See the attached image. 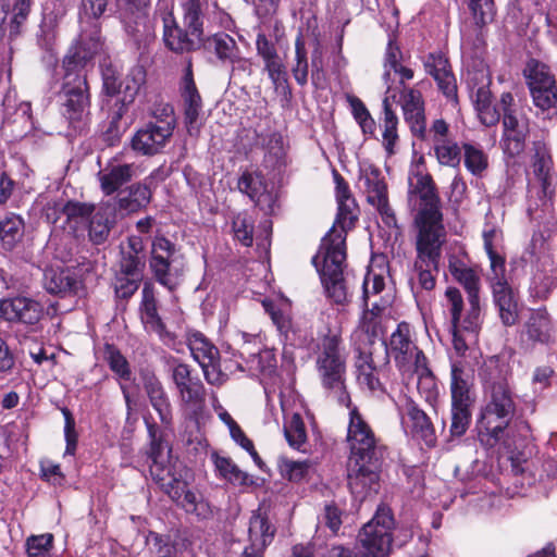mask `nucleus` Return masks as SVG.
<instances>
[{
  "mask_svg": "<svg viewBox=\"0 0 557 557\" xmlns=\"http://www.w3.org/2000/svg\"><path fill=\"white\" fill-rule=\"evenodd\" d=\"M408 199L417 210L414 216V225L418 230L417 258L413 263V274L409 278L411 290L417 297L435 287L434 273L438 272L446 231L441 212V200L431 175L422 172L414 174V182L409 183Z\"/></svg>",
  "mask_w": 557,
  "mask_h": 557,
  "instance_id": "obj_1",
  "label": "nucleus"
},
{
  "mask_svg": "<svg viewBox=\"0 0 557 557\" xmlns=\"http://www.w3.org/2000/svg\"><path fill=\"white\" fill-rule=\"evenodd\" d=\"M347 442L350 449L347 484L351 494L362 499L379 490L380 472L386 448L357 407H352L349 411Z\"/></svg>",
  "mask_w": 557,
  "mask_h": 557,
  "instance_id": "obj_2",
  "label": "nucleus"
},
{
  "mask_svg": "<svg viewBox=\"0 0 557 557\" xmlns=\"http://www.w3.org/2000/svg\"><path fill=\"white\" fill-rule=\"evenodd\" d=\"M100 51L97 35L90 39L89 47H73L63 60V78L59 99L61 114L69 126L76 132L84 131L90 122V91L86 66Z\"/></svg>",
  "mask_w": 557,
  "mask_h": 557,
  "instance_id": "obj_3",
  "label": "nucleus"
},
{
  "mask_svg": "<svg viewBox=\"0 0 557 557\" xmlns=\"http://www.w3.org/2000/svg\"><path fill=\"white\" fill-rule=\"evenodd\" d=\"M338 212L335 224L322 238L319 251L312 258V263L320 274V278L329 299L337 305L347 301L348 292L344 277V262L346 260V231L351 228L357 220L354 214L355 201L337 202Z\"/></svg>",
  "mask_w": 557,
  "mask_h": 557,
  "instance_id": "obj_4",
  "label": "nucleus"
},
{
  "mask_svg": "<svg viewBox=\"0 0 557 557\" xmlns=\"http://www.w3.org/2000/svg\"><path fill=\"white\" fill-rule=\"evenodd\" d=\"M315 368L327 397L349 408L351 400L346 387V359L339 336L332 334L322 339Z\"/></svg>",
  "mask_w": 557,
  "mask_h": 557,
  "instance_id": "obj_5",
  "label": "nucleus"
},
{
  "mask_svg": "<svg viewBox=\"0 0 557 557\" xmlns=\"http://www.w3.org/2000/svg\"><path fill=\"white\" fill-rule=\"evenodd\" d=\"M395 521L393 512L387 506H380L373 518L363 525L358 540L362 553L343 545L333 546L329 557H388L392 545V530Z\"/></svg>",
  "mask_w": 557,
  "mask_h": 557,
  "instance_id": "obj_6",
  "label": "nucleus"
},
{
  "mask_svg": "<svg viewBox=\"0 0 557 557\" xmlns=\"http://www.w3.org/2000/svg\"><path fill=\"white\" fill-rule=\"evenodd\" d=\"M475 426L480 443L487 448L502 445L511 449L517 443V436L527 438L531 432L527 421H512L510 417L483 407L480 409Z\"/></svg>",
  "mask_w": 557,
  "mask_h": 557,
  "instance_id": "obj_7",
  "label": "nucleus"
},
{
  "mask_svg": "<svg viewBox=\"0 0 557 557\" xmlns=\"http://www.w3.org/2000/svg\"><path fill=\"white\" fill-rule=\"evenodd\" d=\"M176 252L175 244L163 235L152 239L149 268L154 280L169 290H174L184 276L185 265Z\"/></svg>",
  "mask_w": 557,
  "mask_h": 557,
  "instance_id": "obj_8",
  "label": "nucleus"
},
{
  "mask_svg": "<svg viewBox=\"0 0 557 557\" xmlns=\"http://www.w3.org/2000/svg\"><path fill=\"white\" fill-rule=\"evenodd\" d=\"M172 380L177 388L183 408L191 419H198L206 407V388L198 376L191 375L188 364L173 359Z\"/></svg>",
  "mask_w": 557,
  "mask_h": 557,
  "instance_id": "obj_9",
  "label": "nucleus"
},
{
  "mask_svg": "<svg viewBox=\"0 0 557 557\" xmlns=\"http://www.w3.org/2000/svg\"><path fill=\"white\" fill-rule=\"evenodd\" d=\"M209 0L203 1L200 5V23L202 24V5L207 4ZM182 9H184L182 7ZM185 13V10H183ZM156 21H160L163 29V41L165 46L174 52L189 51L194 47V39L190 36L199 39L202 35V25L199 32H194L189 25L184 21L185 26L189 33L184 32L176 24L172 12L171 0H159L156 10Z\"/></svg>",
  "mask_w": 557,
  "mask_h": 557,
  "instance_id": "obj_10",
  "label": "nucleus"
},
{
  "mask_svg": "<svg viewBox=\"0 0 557 557\" xmlns=\"http://www.w3.org/2000/svg\"><path fill=\"white\" fill-rule=\"evenodd\" d=\"M358 185L366 194L368 202L376 208L382 221L388 227H398L395 213L388 205L387 185L380 169L369 163L362 164Z\"/></svg>",
  "mask_w": 557,
  "mask_h": 557,
  "instance_id": "obj_11",
  "label": "nucleus"
},
{
  "mask_svg": "<svg viewBox=\"0 0 557 557\" xmlns=\"http://www.w3.org/2000/svg\"><path fill=\"white\" fill-rule=\"evenodd\" d=\"M384 344L386 355L394 359L403 374H411L414 366L426 359L423 351L412 341L411 327L407 322H400L391 334L388 342H384Z\"/></svg>",
  "mask_w": 557,
  "mask_h": 557,
  "instance_id": "obj_12",
  "label": "nucleus"
},
{
  "mask_svg": "<svg viewBox=\"0 0 557 557\" xmlns=\"http://www.w3.org/2000/svg\"><path fill=\"white\" fill-rule=\"evenodd\" d=\"M528 86L533 103L542 111L557 108V85L550 69L536 60H531L525 70Z\"/></svg>",
  "mask_w": 557,
  "mask_h": 557,
  "instance_id": "obj_13",
  "label": "nucleus"
},
{
  "mask_svg": "<svg viewBox=\"0 0 557 557\" xmlns=\"http://www.w3.org/2000/svg\"><path fill=\"white\" fill-rule=\"evenodd\" d=\"M147 458L150 460L149 471L152 480L170 498L180 497L188 475L187 468L178 460L171 461L163 453Z\"/></svg>",
  "mask_w": 557,
  "mask_h": 557,
  "instance_id": "obj_14",
  "label": "nucleus"
},
{
  "mask_svg": "<svg viewBox=\"0 0 557 557\" xmlns=\"http://www.w3.org/2000/svg\"><path fill=\"white\" fill-rule=\"evenodd\" d=\"M1 132L12 140L23 138L33 129L32 107L28 101H18L15 90H9L3 100Z\"/></svg>",
  "mask_w": 557,
  "mask_h": 557,
  "instance_id": "obj_15",
  "label": "nucleus"
},
{
  "mask_svg": "<svg viewBox=\"0 0 557 557\" xmlns=\"http://www.w3.org/2000/svg\"><path fill=\"white\" fill-rule=\"evenodd\" d=\"M1 132L12 140L23 138L33 129L32 107L28 101H18L15 90H9L3 100Z\"/></svg>",
  "mask_w": 557,
  "mask_h": 557,
  "instance_id": "obj_16",
  "label": "nucleus"
},
{
  "mask_svg": "<svg viewBox=\"0 0 557 557\" xmlns=\"http://www.w3.org/2000/svg\"><path fill=\"white\" fill-rule=\"evenodd\" d=\"M422 63L425 73L433 77L438 90L443 94L446 100L454 106H457V79L446 54L442 51L429 52L423 57Z\"/></svg>",
  "mask_w": 557,
  "mask_h": 557,
  "instance_id": "obj_17",
  "label": "nucleus"
},
{
  "mask_svg": "<svg viewBox=\"0 0 557 557\" xmlns=\"http://www.w3.org/2000/svg\"><path fill=\"white\" fill-rule=\"evenodd\" d=\"M488 283L492 289L493 302L505 326H511L518 321V302L515 293L506 280V268L491 271Z\"/></svg>",
  "mask_w": 557,
  "mask_h": 557,
  "instance_id": "obj_18",
  "label": "nucleus"
},
{
  "mask_svg": "<svg viewBox=\"0 0 557 557\" xmlns=\"http://www.w3.org/2000/svg\"><path fill=\"white\" fill-rule=\"evenodd\" d=\"M121 20L127 36L138 49L149 45L156 37L157 27L161 26L160 21H156V13L149 18L147 8L122 9Z\"/></svg>",
  "mask_w": 557,
  "mask_h": 557,
  "instance_id": "obj_19",
  "label": "nucleus"
},
{
  "mask_svg": "<svg viewBox=\"0 0 557 557\" xmlns=\"http://www.w3.org/2000/svg\"><path fill=\"white\" fill-rule=\"evenodd\" d=\"M404 120L412 135L421 140L428 138L425 102L422 92L413 87L404 86L399 100Z\"/></svg>",
  "mask_w": 557,
  "mask_h": 557,
  "instance_id": "obj_20",
  "label": "nucleus"
},
{
  "mask_svg": "<svg viewBox=\"0 0 557 557\" xmlns=\"http://www.w3.org/2000/svg\"><path fill=\"white\" fill-rule=\"evenodd\" d=\"M141 295L140 318L146 330L154 332L165 346L176 349V335L166 329L158 313V304L151 283L144 284Z\"/></svg>",
  "mask_w": 557,
  "mask_h": 557,
  "instance_id": "obj_21",
  "label": "nucleus"
},
{
  "mask_svg": "<svg viewBox=\"0 0 557 557\" xmlns=\"http://www.w3.org/2000/svg\"><path fill=\"white\" fill-rule=\"evenodd\" d=\"M42 315V305L33 298L17 296L0 301V318L8 322L34 325Z\"/></svg>",
  "mask_w": 557,
  "mask_h": 557,
  "instance_id": "obj_22",
  "label": "nucleus"
},
{
  "mask_svg": "<svg viewBox=\"0 0 557 557\" xmlns=\"http://www.w3.org/2000/svg\"><path fill=\"white\" fill-rule=\"evenodd\" d=\"M387 260L384 255L373 256L368 268L362 284V300L366 309L363 311H372L375 315L382 318L385 305L373 301L371 308H368L371 296L379 295L385 287V274L387 273Z\"/></svg>",
  "mask_w": 557,
  "mask_h": 557,
  "instance_id": "obj_23",
  "label": "nucleus"
},
{
  "mask_svg": "<svg viewBox=\"0 0 557 557\" xmlns=\"http://www.w3.org/2000/svg\"><path fill=\"white\" fill-rule=\"evenodd\" d=\"M110 0H79L78 17L81 23V34L74 47H89L90 39L97 35L100 46V25L99 20L106 13Z\"/></svg>",
  "mask_w": 557,
  "mask_h": 557,
  "instance_id": "obj_24",
  "label": "nucleus"
},
{
  "mask_svg": "<svg viewBox=\"0 0 557 557\" xmlns=\"http://www.w3.org/2000/svg\"><path fill=\"white\" fill-rule=\"evenodd\" d=\"M169 128L146 123L131 138V148L140 156L151 157L160 153L172 137Z\"/></svg>",
  "mask_w": 557,
  "mask_h": 557,
  "instance_id": "obj_25",
  "label": "nucleus"
},
{
  "mask_svg": "<svg viewBox=\"0 0 557 557\" xmlns=\"http://www.w3.org/2000/svg\"><path fill=\"white\" fill-rule=\"evenodd\" d=\"M503 144L504 150L509 156H517L524 149L529 134L528 120L518 113H506L503 116Z\"/></svg>",
  "mask_w": 557,
  "mask_h": 557,
  "instance_id": "obj_26",
  "label": "nucleus"
},
{
  "mask_svg": "<svg viewBox=\"0 0 557 557\" xmlns=\"http://www.w3.org/2000/svg\"><path fill=\"white\" fill-rule=\"evenodd\" d=\"M181 96L184 102L185 124L188 132L191 133L202 110V99L194 81L191 64L185 69L181 83Z\"/></svg>",
  "mask_w": 557,
  "mask_h": 557,
  "instance_id": "obj_27",
  "label": "nucleus"
},
{
  "mask_svg": "<svg viewBox=\"0 0 557 557\" xmlns=\"http://www.w3.org/2000/svg\"><path fill=\"white\" fill-rule=\"evenodd\" d=\"M136 168L133 163H120L110 160L98 174L101 190L110 196L120 190L122 186L129 183L135 176Z\"/></svg>",
  "mask_w": 557,
  "mask_h": 557,
  "instance_id": "obj_28",
  "label": "nucleus"
},
{
  "mask_svg": "<svg viewBox=\"0 0 557 557\" xmlns=\"http://www.w3.org/2000/svg\"><path fill=\"white\" fill-rule=\"evenodd\" d=\"M239 358L242 361H237V369L248 371L250 375L271 377L276 372L277 360L270 349L239 351Z\"/></svg>",
  "mask_w": 557,
  "mask_h": 557,
  "instance_id": "obj_29",
  "label": "nucleus"
},
{
  "mask_svg": "<svg viewBox=\"0 0 557 557\" xmlns=\"http://www.w3.org/2000/svg\"><path fill=\"white\" fill-rule=\"evenodd\" d=\"M451 403H475L473 376L462 361H450Z\"/></svg>",
  "mask_w": 557,
  "mask_h": 557,
  "instance_id": "obj_30",
  "label": "nucleus"
},
{
  "mask_svg": "<svg viewBox=\"0 0 557 557\" xmlns=\"http://www.w3.org/2000/svg\"><path fill=\"white\" fill-rule=\"evenodd\" d=\"M145 265L146 255L141 237L129 236L126 244L121 246L119 272L126 273V275L143 277Z\"/></svg>",
  "mask_w": 557,
  "mask_h": 557,
  "instance_id": "obj_31",
  "label": "nucleus"
},
{
  "mask_svg": "<svg viewBox=\"0 0 557 557\" xmlns=\"http://www.w3.org/2000/svg\"><path fill=\"white\" fill-rule=\"evenodd\" d=\"M143 383L149 401L152 408L158 412L161 422L165 425L171 424V404L161 381L154 373L147 372L143 375Z\"/></svg>",
  "mask_w": 557,
  "mask_h": 557,
  "instance_id": "obj_32",
  "label": "nucleus"
},
{
  "mask_svg": "<svg viewBox=\"0 0 557 557\" xmlns=\"http://www.w3.org/2000/svg\"><path fill=\"white\" fill-rule=\"evenodd\" d=\"M44 286L50 294L69 296L77 294L82 282L70 269H49L44 274Z\"/></svg>",
  "mask_w": 557,
  "mask_h": 557,
  "instance_id": "obj_33",
  "label": "nucleus"
},
{
  "mask_svg": "<svg viewBox=\"0 0 557 557\" xmlns=\"http://www.w3.org/2000/svg\"><path fill=\"white\" fill-rule=\"evenodd\" d=\"M553 160L549 150L545 144L536 143L534 145V156L532 162L533 174L537 178L544 197H552L554 188L552 186L550 171Z\"/></svg>",
  "mask_w": 557,
  "mask_h": 557,
  "instance_id": "obj_34",
  "label": "nucleus"
},
{
  "mask_svg": "<svg viewBox=\"0 0 557 557\" xmlns=\"http://www.w3.org/2000/svg\"><path fill=\"white\" fill-rule=\"evenodd\" d=\"M485 404L483 408L505 414L513 419L517 408L516 394L509 385L494 386L491 391H485Z\"/></svg>",
  "mask_w": 557,
  "mask_h": 557,
  "instance_id": "obj_35",
  "label": "nucleus"
},
{
  "mask_svg": "<svg viewBox=\"0 0 557 557\" xmlns=\"http://www.w3.org/2000/svg\"><path fill=\"white\" fill-rule=\"evenodd\" d=\"M249 550H263L273 540L275 528L260 510L255 511L249 520Z\"/></svg>",
  "mask_w": 557,
  "mask_h": 557,
  "instance_id": "obj_36",
  "label": "nucleus"
},
{
  "mask_svg": "<svg viewBox=\"0 0 557 557\" xmlns=\"http://www.w3.org/2000/svg\"><path fill=\"white\" fill-rule=\"evenodd\" d=\"M509 374V364L499 356L488 357L482 364L479 373L483 382L484 392L493 389L494 386L509 385L507 382Z\"/></svg>",
  "mask_w": 557,
  "mask_h": 557,
  "instance_id": "obj_37",
  "label": "nucleus"
},
{
  "mask_svg": "<svg viewBox=\"0 0 557 557\" xmlns=\"http://www.w3.org/2000/svg\"><path fill=\"white\" fill-rule=\"evenodd\" d=\"M406 412L411 422V433L413 436L423 441L429 447H433L436 443V436L428 414L412 401L406 404Z\"/></svg>",
  "mask_w": 557,
  "mask_h": 557,
  "instance_id": "obj_38",
  "label": "nucleus"
},
{
  "mask_svg": "<svg viewBox=\"0 0 557 557\" xmlns=\"http://www.w3.org/2000/svg\"><path fill=\"white\" fill-rule=\"evenodd\" d=\"M256 134V146L265 150V162L273 169H280L285 165L286 151L284 148L283 136L277 132L269 134Z\"/></svg>",
  "mask_w": 557,
  "mask_h": 557,
  "instance_id": "obj_39",
  "label": "nucleus"
},
{
  "mask_svg": "<svg viewBox=\"0 0 557 557\" xmlns=\"http://www.w3.org/2000/svg\"><path fill=\"white\" fill-rule=\"evenodd\" d=\"M448 269L454 277L468 294V297L479 295L480 276L478 272L469 267L459 257L451 255L448 259Z\"/></svg>",
  "mask_w": 557,
  "mask_h": 557,
  "instance_id": "obj_40",
  "label": "nucleus"
},
{
  "mask_svg": "<svg viewBox=\"0 0 557 557\" xmlns=\"http://www.w3.org/2000/svg\"><path fill=\"white\" fill-rule=\"evenodd\" d=\"M527 335L529 339L547 344L553 337V325L546 308H539L531 311L527 322Z\"/></svg>",
  "mask_w": 557,
  "mask_h": 557,
  "instance_id": "obj_41",
  "label": "nucleus"
},
{
  "mask_svg": "<svg viewBox=\"0 0 557 557\" xmlns=\"http://www.w3.org/2000/svg\"><path fill=\"white\" fill-rule=\"evenodd\" d=\"M151 196V189L146 183H136L119 194L117 206L121 210L136 212L150 202Z\"/></svg>",
  "mask_w": 557,
  "mask_h": 557,
  "instance_id": "obj_42",
  "label": "nucleus"
},
{
  "mask_svg": "<svg viewBox=\"0 0 557 557\" xmlns=\"http://www.w3.org/2000/svg\"><path fill=\"white\" fill-rule=\"evenodd\" d=\"M114 223L113 209L109 206L99 208L89 218V238L96 244L104 243Z\"/></svg>",
  "mask_w": 557,
  "mask_h": 557,
  "instance_id": "obj_43",
  "label": "nucleus"
},
{
  "mask_svg": "<svg viewBox=\"0 0 557 557\" xmlns=\"http://www.w3.org/2000/svg\"><path fill=\"white\" fill-rule=\"evenodd\" d=\"M398 116L392 109L389 97L383 99V119H382V144L388 156H392L395 150V144L398 140Z\"/></svg>",
  "mask_w": 557,
  "mask_h": 557,
  "instance_id": "obj_44",
  "label": "nucleus"
},
{
  "mask_svg": "<svg viewBox=\"0 0 557 557\" xmlns=\"http://www.w3.org/2000/svg\"><path fill=\"white\" fill-rule=\"evenodd\" d=\"M524 260L530 262L533 267L542 265L543 268H549L554 265L548 244L542 232L533 233L531 242L524 252Z\"/></svg>",
  "mask_w": 557,
  "mask_h": 557,
  "instance_id": "obj_45",
  "label": "nucleus"
},
{
  "mask_svg": "<svg viewBox=\"0 0 557 557\" xmlns=\"http://www.w3.org/2000/svg\"><path fill=\"white\" fill-rule=\"evenodd\" d=\"M205 47L208 51L213 52L222 62L234 60L240 51L235 39L226 33H218L209 37L205 42Z\"/></svg>",
  "mask_w": 557,
  "mask_h": 557,
  "instance_id": "obj_46",
  "label": "nucleus"
},
{
  "mask_svg": "<svg viewBox=\"0 0 557 557\" xmlns=\"http://www.w3.org/2000/svg\"><path fill=\"white\" fill-rule=\"evenodd\" d=\"M263 63L264 70L268 72L275 91L282 95L285 99H289L292 97V89L283 60L277 55L274 59L263 61Z\"/></svg>",
  "mask_w": 557,
  "mask_h": 557,
  "instance_id": "obj_47",
  "label": "nucleus"
},
{
  "mask_svg": "<svg viewBox=\"0 0 557 557\" xmlns=\"http://www.w3.org/2000/svg\"><path fill=\"white\" fill-rule=\"evenodd\" d=\"M237 188L259 207H262L263 202L271 200V196L265 193L261 177L257 174L244 172L238 178Z\"/></svg>",
  "mask_w": 557,
  "mask_h": 557,
  "instance_id": "obj_48",
  "label": "nucleus"
},
{
  "mask_svg": "<svg viewBox=\"0 0 557 557\" xmlns=\"http://www.w3.org/2000/svg\"><path fill=\"white\" fill-rule=\"evenodd\" d=\"M411 373L418 375L417 388L419 394L425 399L426 403L433 404L438 396V387L436 377L428 367L426 359L414 366Z\"/></svg>",
  "mask_w": 557,
  "mask_h": 557,
  "instance_id": "obj_49",
  "label": "nucleus"
},
{
  "mask_svg": "<svg viewBox=\"0 0 557 557\" xmlns=\"http://www.w3.org/2000/svg\"><path fill=\"white\" fill-rule=\"evenodd\" d=\"M187 345L195 361L199 366L210 363L219 357V350L200 332L190 333Z\"/></svg>",
  "mask_w": 557,
  "mask_h": 557,
  "instance_id": "obj_50",
  "label": "nucleus"
},
{
  "mask_svg": "<svg viewBox=\"0 0 557 557\" xmlns=\"http://www.w3.org/2000/svg\"><path fill=\"white\" fill-rule=\"evenodd\" d=\"M357 380L360 386L371 392L381 389V382L377 377L376 369L373 366L371 354L360 351L356 361Z\"/></svg>",
  "mask_w": 557,
  "mask_h": 557,
  "instance_id": "obj_51",
  "label": "nucleus"
},
{
  "mask_svg": "<svg viewBox=\"0 0 557 557\" xmlns=\"http://www.w3.org/2000/svg\"><path fill=\"white\" fill-rule=\"evenodd\" d=\"M534 268L535 271L531 280L530 294L533 298L543 300L548 297L556 285L553 276L554 265L549 268H543L542 265Z\"/></svg>",
  "mask_w": 557,
  "mask_h": 557,
  "instance_id": "obj_52",
  "label": "nucleus"
},
{
  "mask_svg": "<svg viewBox=\"0 0 557 557\" xmlns=\"http://www.w3.org/2000/svg\"><path fill=\"white\" fill-rule=\"evenodd\" d=\"M218 475L232 484L247 485L249 476L242 471L230 458L221 457L216 453L211 455Z\"/></svg>",
  "mask_w": 557,
  "mask_h": 557,
  "instance_id": "obj_53",
  "label": "nucleus"
},
{
  "mask_svg": "<svg viewBox=\"0 0 557 557\" xmlns=\"http://www.w3.org/2000/svg\"><path fill=\"white\" fill-rule=\"evenodd\" d=\"M23 234L24 222L20 216L11 214L0 221V238L4 249L12 250L22 239Z\"/></svg>",
  "mask_w": 557,
  "mask_h": 557,
  "instance_id": "obj_54",
  "label": "nucleus"
},
{
  "mask_svg": "<svg viewBox=\"0 0 557 557\" xmlns=\"http://www.w3.org/2000/svg\"><path fill=\"white\" fill-rule=\"evenodd\" d=\"M474 403H451L450 435L460 437L466 434L472 419V407Z\"/></svg>",
  "mask_w": 557,
  "mask_h": 557,
  "instance_id": "obj_55",
  "label": "nucleus"
},
{
  "mask_svg": "<svg viewBox=\"0 0 557 557\" xmlns=\"http://www.w3.org/2000/svg\"><path fill=\"white\" fill-rule=\"evenodd\" d=\"M103 358L110 370L117 375L119 379L131 381L132 370L129 362L122 355L119 348L112 344H106L103 348Z\"/></svg>",
  "mask_w": 557,
  "mask_h": 557,
  "instance_id": "obj_56",
  "label": "nucleus"
},
{
  "mask_svg": "<svg viewBox=\"0 0 557 557\" xmlns=\"http://www.w3.org/2000/svg\"><path fill=\"white\" fill-rule=\"evenodd\" d=\"M277 467L284 479L297 483L309 475L312 463L309 460L296 461L282 456L277 459Z\"/></svg>",
  "mask_w": 557,
  "mask_h": 557,
  "instance_id": "obj_57",
  "label": "nucleus"
},
{
  "mask_svg": "<svg viewBox=\"0 0 557 557\" xmlns=\"http://www.w3.org/2000/svg\"><path fill=\"white\" fill-rule=\"evenodd\" d=\"M382 334V318L375 315L372 311H363L355 335L359 337L364 336V341L371 345Z\"/></svg>",
  "mask_w": 557,
  "mask_h": 557,
  "instance_id": "obj_58",
  "label": "nucleus"
},
{
  "mask_svg": "<svg viewBox=\"0 0 557 557\" xmlns=\"http://www.w3.org/2000/svg\"><path fill=\"white\" fill-rule=\"evenodd\" d=\"M284 435L290 447L301 449L307 442V431L305 422L299 413H293L288 421L284 423Z\"/></svg>",
  "mask_w": 557,
  "mask_h": 557,
  "instance_id": "obj_59",
  "label": "nucleus"
},
{
  "mask_svg": "<svg viewBox=\"0 0 557 557\" xmlns=\"http://www.w3.org/2000/svg\"><path fill=\"white\" fill-rule=\"evenodd\" d=\"M57 40V22L52 16L44 17L39 32L37 33V42L41 49L49 54V62H54L53 54L54 45Z\"/></svg>",
  "mask_w": 557,
  "mask_h": 557,
  "instance_id": "obj_60",
  "label": "nucleus"
},
{
  "mask_svg": "<svg viewBox=\"0 0 557 557\" xmlns=\"http://www.w3.org/2000/svg\"><path fill=\"white\" fill-rule=\"evenodd\" d=\"M465 166L474 176H481L488 166V158L478 146L463 144Z\"/></svg>",
  "mask_w": 557,
  "mask_h": 557,
  "instance_id": "obj_61",
  "label": "nucleus"
},
{
  "mask_svg": "<svg viewBox=\"0 0 557 557\" xmlns=\"http://www.w3.org/2000/svg\"><path fill=\"white\" fill-rule=\"evenodd\" d=\"M434 153L441 165L457 168L461 161V151L453 140H436Z\"/></svg>",
  "mask_w": 557,
  "mask_h": 557,
  "instance_id": "obj_62",
  "label": "nucleus"
},
{
  "mask_svg": "<svg viewBox=\"0 0 557 557\" xmlns=\"http://www.w3.org/2000/svg\"><path fill=\"white\" fill-rule=\"evenodd\" d=\"M235 238L245 247L253 242V221L246 212L236 214L232 222Z\"/></svg>",
  "mask_w": 557,
  "mask_h": 557,
  "instance_id": "obj_63",
  "label": "nucleus"
},
{
  "mask_svg": "<svg viewBox=\"0 0 557 557\" xmlns=\"http://www.w3.org/2000/svg\"><path fill=\"white\" fill-rule=\"evenodd\" d=\"M475 25L482 27L494 20L495 8L493 0H468Z\"/></svg>",
  "mask_w": 557,
  "mask_h": 557,
  "instance_id": "obj_64",
  "label": "nucleus"
}]
</instances>
